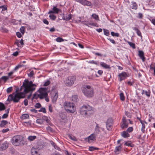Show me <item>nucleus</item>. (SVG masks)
I'll use <instances>...</instances> for the list:
<instances>
[{
  "label": "nucleus",
  "mask_w": 155,
  "mask_h": 155,
  "mask_svg": "<svg viewBox=\"0 0 155 155\" xmlns=\"http://www.w3.org/2000/svg\"><path fill=\"white\" fill-rule=\"evenodd\" d=\"M36 87V85L33 84L32 81L29 82L28 80H25L19 90L21 91L24 89L23 92L14 93L9 95L7 101H13L15 103L18 102L21 99L25 98L27 93L34 91Z\"/></svg>",
  "instance_id": "1"
},
{
  "label": "nucleus",
  "mask_w": 155,
  "mask_h": 155,
  "mask_svg": "<svg viewBox=\"0 0 155 155\" xmlns=\"http://www.w3.org/2000/svg\"><path fill=\"white\" fill-rule=\"evenodd\" d=\"M48 96L47 89L46 88H41L38 91L34 94L32 99H37L38 98H39L40 99L45 98L46 101L48 102L49 99L48 97Z\"/></svg>",
  "instance_id": "2"
},
{
  "label": "nucleus",
  "mask_w": 155,
  "mask_h": 155,
  "mask_svg": "<svg viewBox=\"0 0 155 155\" xmlns=\"http://www.w3.org/2000/svg\"><path fill=\"white\" fill-rule=\"evenodd\" d=\"M82 91L85 95L87 97H91L94 96V89L90 86H84L82 87Z\"/></svg>",
  "instance_id": "3"
},
{
  "label": "nucleus",
  "mask_w": 155,
  "mask_h": 155,
  "mask_svg": "<svg viewBox=\"0 0 155 155\" xmlns=\"http://www.w3.org/2000/svg\"><path fill=\"white\" fill-rule=\"evenodd\" d=\"M12 143L16 146H23L24 145L23 137L20 135L15 136L12 137Z\"/></svg>",
  "instance_id": "4"
},
{
  "label": "nucleus",
  "mask_w": 155,
  "mask_h": 155,
  "mask_svg": "<svg viewBox=\"0 0 155 155\" xmlns=\"http://www.w3.org/2000/svg\"><path fill=\"white\" fill-rule=\"evenodd\" d=\"M91 107L89 106H83L80 109V113L84 116H89L91 114Z\"/></svg>",
  "instance_id": "5"
},
{
  "label": "nucleus",
  "mask_w": 155,
  "mask_h": 155,
  "mask_svg": "<svg viewBox=\"0 0 155 155\" xmlns=\"http://www.w3.org/2000/svg\"><path fill=\"white\" fill-rule=\"evenodd\" d=\"M64 107L65 109L71 113H74L76 110L74 104L69 102H65L64 103Z\"/></svg>",
  "instance_id": "6"
},
{
  "label": "nucleus",
  "mask_w": 155,
  "mask_h": 155,
  "mask_svg": "<svg viewBox=\"0 0 155 155\" xmlns=\"http://www.w3.org/2000/svg\"><path fill=\"white\" fill-rule=\"evenodd\" d=\"M76 80V78L74 76H69L66 79L65 84L68 86H71Z\"/></svg>",
  "instance_id": "7"
},
{
  "label": "nucleus",
  "mask_w": 155,
  "mask_h": 155,
  "mask_svg": "<svg viewBox=\"0 0 155 155\" xmlns=\"http://www.w3.org/2000/svg\"><path fill=\"white\" fill-rule=\"evenodd\" d=\"M51 97L53 103H55L58 97V93L57 91L52 90L51 93Z\"/></svg>",
  "instance_id": "8"
},
{
  "label": "nucleus",
  "mask_w": 155,
  "mask_h": 155,
  "mask_svg": "<svg viewBox=\"0 0 155 155\" xmlns=\"http://www.w3.org/2000/svg\"><path fill=\"white\" fill-rule=\"evenodd\" d=\"M42 148V146H40L38 147H36V148L32 147L31 149V153L32 155H39L38 150Z\"/></svg>",
  "instance_id": "9"
},
{
  "label": "nucleus",
  "mask_w": 155,
  "mask_h": 155,
  "mask_svg": "<svg viewBox=\"0 0 155 155\" xmlns=\"http://www.w3.org/2000/svg\"><path fill=\"white\" fill-rule=\"evenodd\" d=\"M120 81L124 80L127 77H129V75L127 73L125 72H123L120 74L118 75Z\"/></svg>",
  "instance_id": "10"
},
{
  "label": "nucleus",
  "mask_w": 155,
  "mask_h": 155,
  "mask_svg": "<svg viewBox=\"0 0 155 155\" xmlns=\"http://www.w3.org/2000/svg\"><path fill=\"white\" fill-rule=\"evenodd\" d=\"M77 2H79L80 3L84 5H86L88 6L91 5L92 4L90 2L86 0H75Z\"/></svg>",
  "instance_id": "11"
},
{
  "label": "nucleus",
  "mask_w": 155,
  "mask_h": 155,
  "mask_svg": "<svg viewBox=\"0 0 155 155\" xmlns=\"http://www.w3.org/2000/svg\"><path fill=\"white\" fill-rule=\"evenodd\" d=\"M96 137L93 134L89 136L88 138L85 139L86 141H88L89 143H91L93 141L96 140L95 138Z\"/></svg>",
  "instance_id": "12"
},
{
  "label": "nucleus",
  "mask_w": 155,
  "mask_h": 155,
  "mask_svg": "<svg viewBox=\"0 0 155 155\" xmlns=\"http://www.w3.org/2000/svg\"><path fill=\"white\" fill-rule=\"evenodd\" d=\"M112 125V120L111 119H108L106 123V125L107 129L109 130Z\"/></svg>",
  "instance_id": "13"
},
{
  "label": "nucleus",
  "mask_w": 155,
  "mask_h": 155,
  "mask_svg": "<svg viewBox=\"0 0 155 155\" xmlns=\"http://www.w3.org/2000/svg\"><path fill=\"white\" fill-rule=\"evenodd\" d=\"M53 11H50L49 12L48 14L51 13H58L60 10L57 8L56 7L54 6L53 9Z\"/></svg>",
  "instance_id": "14"
},
{
  "label": "nucleus",
  "mask_w": 155,
  "mask_h": 155,
  "mask_svg": "<svg viewBox=\"0 0 155 155\" xmlns=\"http://www.w3.org/2000/svg\"><path fill=\"white\" fill-rule=\"evenodd\" d=\"M138 55L142 59L143 61H145V58L144 56V54L142 51H138Z\"/></svg>",
  "instance_id": "15"
},
{
  "label": "nucleus",
  "mask_w": 155,
  "mask_h": 155,
  "mask_svg": "<svg viewBox=\"0 0 155 155\" xmlns=\"http://www.w3.org/2000/svg\"><path fill=\"white\" fill-rule=\"evenodd\" d=\"M8 147V145L7 143H2L0 146V150H5Z\"/></svg>",
  "instance_id": "16"
},
{
  "label": "nucleus",
  "mask_w": 155,
  "mask_h": 155,
  "mask_svg": "<svg viewBox=\"0 0 155 155\" xmlns=\"http://www.w3.org/2000/svg\"><path fill=\"white\" fill-rule=\"evenodd\" d=\"M102 67L105 69H110V66L107 65L105 63L103 62H101L100 63Z\"/></svg>",
  "instance_id": "17"
},
{
  "label": "nucleus",
  "mask_w": 155,
  "mask_h": 155,
  "mask_svg": "<svg viewBox=\"0 0 155 155\" xmlns=\"http://www.w3.org/2000/svg\"><path fill=\"white\" fill-rule=\"evenodd\" d=\"M37 138L35 136H30L28 137V139L29 141H32L35 140Z\"/></svg>",
  "instance_id": "18"
},
{
  "label": "nucleus",
  "mask_w": 155,
  "mask_h": 155,
  "mask_svg": "<svg viewBox=\"0 0 155 155\" xmlns=\"http://www.w3.org/2000/svg\"><path fill=\"white\" fill-rule=\"evenodd\" d=\"M121 144H120V145L118 146L117 147H116L115 149L114 150V151L116 153H118V152L121 150Z\"/></svg>",
  "instance_id": "19"
},
{
  "label": "nucleus",
  "mask_w": 155,
  "mask_h": 155,
  "mask_svg": "<svg viewBox=\"0 0 155 155\" xmlns=\"http://www.w3.org/2000/svg\"><path fill=\"white\" fill-rule=\"evenodd\" d=\"M8 122L7 121L5 120H3L1 121V123L0 124V127H5V125L7 124Z\"/></svg>",
  "instance_id": "20"
},
{
  "label": "nucleus",
  "mask_w": 155,
  "mask_h": 155,
  "mask_svg": "<svg viewBox=\"0 0 155 155\" xmlns=\"http://www.w3.org/2000/svg\"><path fill=\"white\" fill-rule=\"evenodd\" d=\"M122 136L124 138H126L129 136V134L126 131H124L122 134Z\"/></svg>",
  "instance_id": "21"
},
{
  "label": "nucleus",
  "mask_w": 155,
  "mask_h": 155,
  "mask_svg": "<svg viewBox=\"0 0 155 155\" xmlns=\"http://www.w3.org/2000/svg\"><path fill=\"white\" fill-rule=\"evenodd\" d=\"M92 17L94 19L97 21H99V18L98 15L95 14H93L91 15Z\"/></svg>",
  "instance_id": "22"
},
{
  "label": "nucleus",
  "mask_w": 155,
  "mask_h": 155,
  "mask_svg": "<svg viewBox=\"0 0 155 155\" xmlns=\"http://www.w3.org/2000/svg\"><path fill=\"white\" fill-rule=\"evenodd\" d=\"M100 129H95V131L93 134L96 137L97 135L100 133Z\"/></svg>",
  "instance_id": "23"
},
{
  "label": "nucleus",
  "mask_w": 155,
  "mask_h": 155,
  "mask_svg": "<svg viewBox=\"0 0 155 155\" xmlns=\"http://www.w3.org/2000/svg\"><path fill=\"white\" fill-rule=\"evenodd\" d=\"M29 118V115L27 114H24L21 117V118L22 119H25Z\"/></svg>",
  "instance_id": "24"
},
{
  "label": "nucleus",
  "mask_w": 155,
  "mask_h": 155,
  "mask_svg": "<svg viewBox=\"0 0 155 155\" xmlns=\"http://www.w3.org/2000/svg\"><path fill=\"white\" fill-rule=\"evenodd\" d=\"M8 79V77L6 76H2L0 78V84L1 83L2 80H4L5 82Z\"/></svg>",
  "instance_id": "25"
},
{
  "label": "nucleus",
  "mask_w": 155,
  "mask_h": 155,
  "mask_svg": "<svg viewBox=\"0 0 155 155\" xmlns=\"http://www.w3.org/2000/svg\"><path fill=\"white\" fill-rule=\"evenodd\" d=\"M5 105L2 103L0 102V111H2L5 110Z\"/></svg>",
  "instance_id": "26"
},
{
  "label": "nucleus",
  "mask_w": 155,
  "mask_h": 155,
  "mask_svg": "<svg viewBox=\"0 0 155 155\" xmlns=\"http://www.w3.org/2000/svg\"><path fill=\"white\" fill-rule=\"evenodd\" d=\"M68 136L69 138L71 139V140L74 141H77L76 138L74 136L71 134H69L68 135Z\"/></svg>",
  "instance_id": "27"
},
{
  "label": "nucleus",
  "mask_w": 155,
  "mask_h": 155,
  "mask_svg": "<svg viewBox=\"0 0 155 155\" xmlns=\"http://www.w3.org/2000/svg\"><path fill=\"white\" fill-rule=\"evenodd\" d=\"M128 124L126 122H123L121 125V127L123 128H126L128 127Z\"/></svg>",
  "instance_id": "28"
},
{
  "label": "nucleus",
  "mask_w": 155,
  "mask_h": 155,
  "mask_svg": "<svg viewBox=\"0 0 155 155\" xmlns=\"http://www.w3.org/2000/svg\"><path fill=\"white\" fill-rule=\"evenodd\" d=\"M132 6L131 7L133 9H137V6L135 2H132Z\"/></svg>",
  "instance_id": "29"
},
{
  "label": "nucleus",
  "mask_w": 155,
  "mask_h": 155,
  "mask_svg": "<svg viewBox=\"0 0 155 155\" xmlns=\"http://www.w3.org/2000/svg\"><path fill=\"white\" fill-rule=\"evenodd\" d=\"M99 148L94 147H89V150L91 151H92L94 150H98Z\"/></svg>",
  "instance_id": "30"
},
{
  "label": "nucleus",
  "mask_w": 155,
  "mask_h": 155,
  "mask_svg": "<svg viewBox=\"0 0 155 155\" xmlns=\"http://www.w3.org/2000/svg\"><path fill=\"white\" fill-rule=\"evenodd\" d=\"M49 17L51 19L53 20H55L56 18V16L53 14H50L49 16Z\"/></svg>",
  "instance_id": "31"
},
{
  "label": "nucleus",
  "mask_w": 155,
  "mask_h": 155,
  "mask_svg": "<svg viewBox=\"0 0 155 155\" xmlns=\"http://www.w3.org/2000/svg\"><path fill=\"white\" fill-rule=\"evenodd\" d=\"M111 34L113 36H116V37L119 36V34L118 33H114V32L112 31L111 32Z\"/></svg>",
  "instance_id": "32"
},
{
  "label": "nucleus",
  "mask_w": 155,
  "mask_h": 155,
  "mask_svg": "<svg viewBox=\"0 0 155 155\" xmlns=\"http://www.w3.org/2000/svg\"><path fill=\"white\" fill-rule=\"evenodd\" d=\"M132 144V142L131 141H128L125 142L124 145L127 146L131 147V144Z\"/></svg>",
  "instance_id": "33"
},
{
  "label": "nucleus",
  "mask_w": 155,
  "mask_h": 155,
  "mask_svg": "<svg viewBox=\"0 0 155 155\" xmlns=\"http://www.w3.org/2000/svg\"><path fill=\"white\" fill-rule=\"evenodd\" d=\"M120 99L122 101H124V100L125 98L123 93H121L120 94Z\"/></svg>",
  "instance_id": "34"
},
{
  "label": "nucleus",
  "mask_w": 155,
  "mask_h": 155,
  "mask_svg": "<svg viewBox=\"0 0 155 155\" xmlns=\"http://www.w3.org/2000/svg\"><path fill=\"white\" fill-rule=\"evenodd\" d=\"M128 43L134 49L135 48V45L134 43L130 42H128Z\"/></svg>",
  "instance_id": "35"
},
{
  "label": "nucleus",
  "mask_w": 155,
  "mask_h": 155,
  "mask_svg": "<svg viewBox=\"0 0 155 155\" xmlns=\"http://www.w3.org/2000/svg\"><path fill=\"white\" fill-rule=\"evenodd\" d=\"M36 122L38 124H41L43 123V120L41 119H38L36 120Z\"/></svg>",
  "instance_id": "36"
},
{
  "label": "nucleus",
  "mask_w": 155,
  "mask_h": 155,
  "mask_svg": "<svg viewBox=\"0 0 155 155\" xmlns=\"http://www.w3.org/2000/svg\"><path fill=\"white\" fill-rule=\"evenodd\" d=\"M25 28L23 26L21 27L20 28V31L23 35L25 33Z\"/></svg>",
  "instance_id": "37"
},
{
  "label": "nucleus",
  "mask_w": 155,
  "mask_h": 155,
  "mask_svg": "<svg viewBox=\"0 0 155 155\" xmlns=\"http://www.w3.org/2000/svg\"><path fill=\"white\" fill-rule=\"evenodd\" d=\"M104 34L107 36H108L109 35V32L107 30L104 29Z\"/></svg>",
  "instance_id": "38"
},
{
  "label": "nucleus",
  "mask_w": 155,
  "mask_h": 155,
  "mask_svg": "<svg viewBox=\"0 0 155 155\" xmlns=\"http://www.w3.org/2000/svg\"><path fill=\"white\" fill-rule=\"evenodd\" d=\"M13 90V88L12 87H11L8 88L6 90L7 92L8 93H9L12 92Z\"/></svg>",
  "instance_id": "39"
},
{
  "label": "nucleus",
  "mask_w": 155,
  "mask_h": 155,
  "mask_svg": "<svg viewBox=\"0 0 155 155\" xmlns=\"http://www.w3.org/2000/svg\"><path fill=\"white\" fill-rule=\"evenodd\" d=\"M0 8L2 9V11H3L7 10V7L5 5H2L0 6Z\"/></svg>",
  "instance_id": "40"
},
{
  "label": "nucleus",
  "mask_w": 155,
  "mask_h": 155,
  "mask_svg": "<svg viewBox=\"0 0 155 155\" xmlns=\"http://www.w3.org/2000/svg\"><path fill=\"white\" fill-rule=\"evenodd\" d=\"M56 41L58 42H61L64 41V39L60 37H58L56 39Z\"/></svg>",
  "instance_id": "41"
},
{
  "label": "nucleus",
  "mask_w": 155,
  "mask_h": 155,
  "mask_svg": "<svg viewBox=\"0 0 155 155\" xmlns=\"http://www.w3.org/2000/svg\"><path fill=\"white\" fill-rule=\"evenodd\" d=\"M78 99V97L76 95H74L72 96V101H77Z\"/></svg>",
  "instance_id": "42"
},
{
  "label": "nucleus",
  "mask_w": 155,
  "mask_h": 155,
  "mask_svg": "<svg viewBox=\"0 0 155 155\" xmlns=\"http://www.w3.org/2000/svg\"><path fill=\"white\" fill-rule=\"evenodd\" d=\"M142 125V126L141 130L143 132V133H144L145 131V124H144Z\"/></svg>",
  "instance_id": "43"
},
{
  "label": "nucleus",
  "mask_w": 155,
  "mask_h": 155,
  "mask_svg": "<svg viewBox=\"0 0 155 155\" xmlns=\"http://www.w3.org/2000/svg\"><path fill=\"white\" fill-rule=\"evenodd\" d=\"M43 119L47 122V123L49 124L50 120L47 117H43Z\"/></svg>",
  "instance_id": "44"
},
{
  "label": "nucleus",
  "mask_w": 155,
  "mask_h": 155,
  "mask_svg": "<svg viewBox=\"0 0 155 155\" xmlns=\"http://www.w3.org/2000/svg\"><path fill=\"white\" fill-rule=\"evenodd\" d=\"M133 130V129L132 127H130L127 129V131L128 132L130 133Z\"/></svg>",
  "instance_id": "45"
},
{
  "label": "nucleus",
  "mask_w": 155,
  "mask_h": 155,
  "mask_svg": "<svg viewBox=\"0 0 155 155\" xmlns=\"http://www.w3.org/2000/svg\"><path fill=\"white\" fill-rule=\"evenodd\" d=\"M41 107V105L39 103H37L35 105V107L36 108H39Z\"/></svg>",
  "instance_id": "46"
},
{
  "label": "nucleus",
  "mask_w": 155,
  "mask_h": 155,
  "mask_svg": "<svg viewBox=\"0 0 155 155\" xmlns=\"http://www.w3.org/2000/svg\"><path fill=\"white\" fill-rule=\"evenodd\" d=\"M22 66L20 65H18L17 66H16V67L14 69L13 71H15L18 69L19 68L21 67Z\"/></svg>",
  "instance_id": "47"
},
{
  "label": "nucleus",
  "mask_w": 155,
  "mask_h": 155,
  "mask_svg": "<svg viewBox=\"0 0 155 155\" xmlns=\"http://www.w3.org/2000/svg\"><path fill=\"white\" fill-rule=\"evenodd\" d=\"M39 112H42L43 113H45L46 112L45 109V108H42L40 110H39Z\"/></svg>",
  "instance_id": "48"
},
{
  "label": "nucleus",
  "mask_w": 155,
  "mask_h": 155,
  "mask_svg": "<svg viewBox=\"0 0 155 155\" xmlns=\"http://www.w3.org/2000/svg\"><path fill=\"white\" fill-rule=\"evenodd\" d=\"M50 83V82L49 81H47L46 82H45L44 84V86H47L49 85Z\"/></svg>",
  "instance_id": "49"
},
{
  "label": "nucleus",
  "mask_w": 155,
  "mask_h": 155,
  "mask_svg": "<svg viewBox=\"0 0 155 155\" xmlns=\"http://www.w3.org/2000/svg\"><path fill=\"white\" fill-rule=\"evenodd\" d=\"M46 129L48 132H51L52 131V128L49 126H48L46 127Z\"/></svg>",
  "instance_id": "50"
},
{
  "label": "nucleus",
  "mask_w": 155,
  "mask_h": 155,
  "mask_svg": "<svg viewBox=\"0 0 155 155\" xmlns=\"http://www.w3.org/2000/svg\"><path fill=\"white\" fill-rule=\"evenodd\" d=\"M34 75V72L33 71H31L29 74H28V76L30 77H32Z\"/></svg>",
  "instance_id": "51"
},
{
  "label": "nucleus",
  "mask_w": 155,
  "mask_h": 155,
  "mask_svg": "<svg viewBox=\"0 0 155 155\" xmlns=\"http://www.w3.org/2000/svg\"><path fill=\"white\" fill-rule=\"evenodd\" d=\"M49 110L51 112H52L53 111V108L51 105L49 106Z\"/></svg>",
  "instance_id": "52"
},
{
  "label": "nucleus",
  "mask_w": 155,
  "mask_h": 155,
  "mask_svg": "<svg viewBox=\"0 0 155 155\" xmlns=\"http://www.w3.org/2000/svg\"><path fill=\"white\" fill-rule=\"evenodd\" d=\"M19 41L16 40L15 41V44L16 45L18 46V47H20V45L19 44Z\"/></svg>",
  "instance_id": "53"
},
{
  "label": "nucleus",
  "mask_w": 155,
  "mask_h": 155,
  "mask_svg": "<svg viewBox=\"0 0 155 155\" xmlns=\"http://www.w3.org/2000/svg\"><path fill=\"white\" fill-rule=\"evenodd\" d=\"M89 63H91V64H96V65H97V62L96 61H93V60L91 61H89Z\"/></svg>",
  "instance_id": "54"
},
{
  "label": "nucleus",
  "mask_w": 155,
  "mask_h": 155,
  "mask_svg": "<svg viewBox=\"0 0 155 155\" xmlns=\"http://www.w3.org/2000/svg\"><path fill=\"white\" fill-rule=\"evenodd\" d=\"M136 33L138 35L140 36L141 37H142L141 35V33L139 30H138V31H136Z\"/></svg>",
  "instance_id": "55"
},
{
  "label": "nucleus",
  "mask_w": 155,
  "mask_h": 155,
  "mask_svg": "<svg viewBox=\"0 0 155 155\" xmlns=\"http://www.w3.org/2000/svg\"><path fill=\"white\" fill-rule=\"evenodd\" d=\"M8 116V114H4L2 117V118L3 119L7 118Z\"/></svg>",
  "instance_id": "56"
},
{
  "label": "nucleus",
  "mask_w": 155,
  "mask_h": 155,
  "mask_svg": "<svg viewBox=\"0 0 155 155\" xmlns=\"http://www.w3.org/2000/svg\"><path fill=\"white\" fill-rule=\"evenodd\" d=\"M16 35L19 38H20L21 37V34L19 32H18L16 33Z\"/></svg>",
  "instance_id": "57"
},
{
  "label": "nucleus",
  "mask_w": 155,
  "mask_h": 155,
  "mask_svg": "<svg viewBox=\"0 0 155 155\" xmlns=\"http://www.w3.org/2000/svg\"><path fill=\"white\" fill-rule=\"evenodd\" d=\"M107 39L109 40L112 43L115 44V41L113 39H112L110 38H107Z\"/></svg>",
  "instance_id": "58"
},
{
  "label": "nucleus",
  "mask_w": 155,
  "mask_h": 155,
  "mask_svg": "<svg viewBox=\"0 0 155 155\" xmlns=\"http://www.w3.org/2000/svg\"><path fill=\"white\" fill-rule=\"evenodd\" d=\"M24 104L25 106H27L28 104V101L26 99H25L24 101Z\"/></svg>",
  "instance_id": "59"
},
{
  "label": "nucleus",
  "mask_w": 155,
  "mask_h": 155,
  "mask_svg": "<svg viewBox=\"0 0 155 155\" xmlns=\"http://www.w3.org/2000/svg\"><path fill=\"white\" fill-rule=\"evenodd\" d=\"M9 130V129L8 128H7V129H3L2 130V132L3 133H5V132H7Z\"/></svg>",
  "instance_id": "60"
},
{
  "label": "nucleus",
  "mask_w": 155,
  "mask_h": 155,
  "mask_svg": "<svg viewBox=\"0 0 155 155\" xmlns=\"http://www.w3.org/2000/svg\"><path fill=\"white\" fill-rule=\"evenodd\" d=\"M43 22L46 25H48L49 24L48 21L46 19H44L43 20Z\"/></svg>",
  "instance_id": "61"
},
{
  "label": "nucleus",
  "mask_w": 155,
  "mask_h": 155,
  "mask_svg": "<svg viewBox=\"0 0 155 155\" xmlns=\"http://www.w3.org/2000/svg\"><path fill=\"white\" fill-rule=\"evenodd\" d=\"M143 15L141 13H139L138 14V17L140 18H141L143 17Z\"/></svg>",
  "instance_id": "62"
},
{
  "label": "nucleus",
  "mask_w": 155,
  "mask_h": 155,
  "mask_svg": "<svg viewBox=\"0 0 155 155\" xmlns=\"http://www.w3.org/2000/svg\"><path fill=\"white\" fill-rule=\"evenodd\" d=\"M97 23H88V25H91L92 26H96V25H97Z\"/></svg>",
  "instance_id": "63"
},
{
  "label": "nucleus",
  "mask_w": 155,
  "mask_h": 155,
  "mask_svg": "<svg viewBox=\"0 0 155 155\" xmlns=\"http://www.w3.org/2000/svg\"><path fill=\"white\" fill-rule=\"evenodd\" d=\"M72 15L71 14H69L68 15V17L67 18L68 20H69L71 18Z\"/></svg>",
  "instance_id": "64"
}]
</instances>
